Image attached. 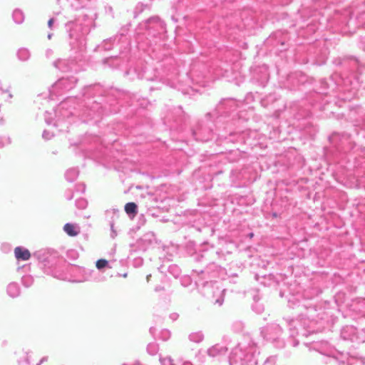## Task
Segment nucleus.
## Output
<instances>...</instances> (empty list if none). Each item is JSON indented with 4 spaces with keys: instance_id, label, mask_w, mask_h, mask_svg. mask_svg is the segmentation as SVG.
Returning <instances> with one entry per match:
<instances>
[{
    "instance_id": "nucleus-1",
    "label": "nucleus",
    "mask_w": 365,
    "mask_h": 365,
    "mask_svg": "<svg viewBox=\"0 0 365 365\" xmlns=\"http://www.w3.org/2000/svg\"><path fill=\"white\" fill-rule=\"evenodd\" d=\"M14 254L17 259L28 260L31 257L30 252L21 247L15 248Z\"/></svg>"
},
{
    "instance_id": "nucleus-2",
    "label": "nucleus",
    "mask_w": 365,
    "mask_h": 365,
    "mask_svg": "<svg viewBox=\"0 0 365 365\" xmlns=\"http://www.w3.org/2000/svg\"><path fill=\"white\" fill-rule=\"evenodd\" d=\"M63 230L71 237H75L79 233L77 227L71 223H66L63 227Z\"/></svg>"
},
{
    "instance_id": "nucleus-3",
    "label": "nucleus",
    "mask_w": 365,
    "mask_h": 365,
    "mask_svg": "<svg viewBox=\"0 0 365 365\" xmlns=\"http://www.w3.org/2000/svg\"><path fill=\"white\" fill-rule=\"evenodd\" d=\"M138 207L135 202H128L125 205V211L128 215H133L134 217L138 212Z\"/></svg>"
},
{
    "instance_id": "nucleus-4",
    "label": "nucleus",
    "mask_w": 365,
    "mask_h": 365,
    "mask_svg": "<svg viewBox=\"0 0 365 365\" xmlns=\"http://www.w3.org/2000/svg\"><path fill=\"white\" fill-rule=\"evenodd\" d=\"M107 264H108L107 260L101 259L96 262V267L98 269H102V268L105 267L107 265Z\"/></svg>"
},
{
    "instance_id": "nucleus-5",
    "label": "nucleus",
    "mask_w": 365,
    "mask_h": 365,
    "mask_svg": "<svg viewBox=\"0 0 365 365\" xmlns=\"http://www.w3.org/2000/svg\"><path fill=\"white\" fill-rule=\"evenodd\" d=\"M53 24V19H51L48 21V26L51 28V27L52 26Z\"/></svg>"
},
{
    "instance_id": "nucleus-6",
    "label": "nucleus",
    "mask_w": 365,
    "mask_h": 365,
    "mask_svg": "<svg viewBox=\"0 0 365 365\" xmlns=\"http://www.w3.org/2000/svg\"><path fill=\"white\" fill-rule=\"evenodd\" d=\"M250 237H253V233H251V234L250 235Z\"/></svg>"
},
{
    "instance_id": "nucleus-7",
    "label": "nucleus",
    "mask_w": 365,
    "mask_h": 365,
    "mask_svg": "<svg viewBox=\"0 0 365 365\" xmlns=\"http://www.w3.org/2000/svg\"><path fill=\"white\" fill-rule=\"evenodd\" d=\"M123 277H127V274H123Z\"/></svg>"
}]
</instances>
